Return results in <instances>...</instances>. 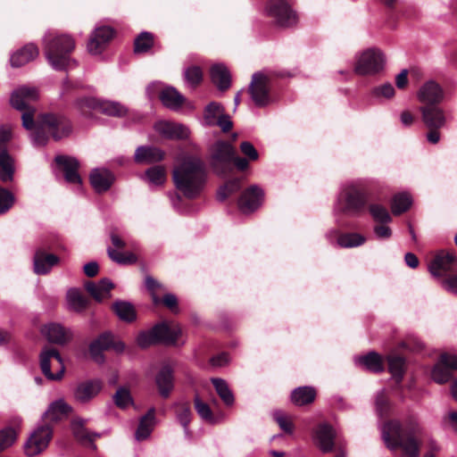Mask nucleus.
Segmentation results:
<instances>
[{
    "label": "nucleus",
    "instance_id": "obj_40",
    "mask_svg": "<svg viewBox=\"0 0 457 457\" xmlns=\"http://www.w3.org/2000/svg\"><path fill=\"white\" fill-rule=\"evenodd\" d=\"M388 369L392 376L395 378L397 383H400L403 378L405 370V360L404 358L390 354L387 357Z\"/></svg>",
    "mask_w": 457,
    "mask_h": 457
},
{
    "label": "nucleus",
    "instance_id": "obj_61",
    "mask_svg": "<svg viewBox=\"0 0 457 457\" xmlns=\"http://www.w3.org/2000/svg\"><path fill=\"white\" fill-rule=\"evenodd\" d=\"M243 214H250L261 207L262 202H232Z\"/></svg>",
    "mask_w": 457,
    "mask_h": 457
},
{
    "label": "nucleus",
    "instance_id": "obj_37",
    "mask_svg": "<svg viewBox=\"0 0 457 457\" xmlns=\"http://www.w3.org/2000/svg\"><path fill=\"white\" fill-rule=\"evenodd\" d=\"M13 174V159L6 150H3L0 152V179L3 182L12 181Z\"/></svg>",
    "mask_w": 457,
    "mask_h": 457
},
{
    "label": "nucleus",
    "instance_id": "obj_12",
    "mask_svg": "<svg viewBox=\"0 0 457 457\" xmlns=\"http://www.w3.org/2000/svg\"><path fill=\"white\" fill-rule=\"evenodd\" d=\"M54 162L58 170L62 174L67 183L73 185L82 184V179L79 172L80 163L75 157L61 154L55 156Z\"/></svg>",
    "mask_w": 457,
    "mask_h": 457
},
{
    "label": "nucleus",
    "instance_id": "obj_23",
    "mask_svg": "<svg viewBox=\"0 0 457 457\" xmlns=\"http://www.w3.org/2000/svg\"><path fill=\"white\" fill-rule=\"evenodd\" d=\"M155 129L168 139H186L189 136L188 129L186 126L170 121L156 123Z\"/></svg>",
    "mask_w": 457,
    "mask_h": 457
},
{
    "label": "nucleus",
    "instance_id": "obj_54",
    "mask_svg": "<svg viewBox=\"0 0 457 457\" xmlns=\"http://www.w3.org/2000/svg\"><path fill=\"white\" fill-rule=\"evenodd\" d=\"M195 408L198 415L205 421H213V415L211 408L204 403L197 395L195 397Z\"/></svg>",
    "mask_w": 457,
    "mask_h": 457
},
{
    "label": "nucleus",
    "instance_id": "obj_41",
    "mask_svg": "<svg viewBox=\"0 0 457 457\" xmlns=\"http://www.w3.org/2000/svg\"><path fill=\"white\" fill-rule=\"evenodd\" d=\"M67 304L69 309L75 312H82L87 305V300L76 288H71L67 292Z\"/></svg>",
    "mask_w": 457,
    "mask_h": 457
},
{
    "label": "nucleus",
    "instance_id": "obj_35",
    "mask_svg": "<svg viewBox=\"0 0 457 457\" xmlns=\"http://www.w3.org/2000/svg\"><path fill=\"white\" fill-rule=\"evenodd\" d=\"M114 313L118 318L126 322H132L137 318L134 306L126 301H116L112 306Z\"/></svg>",
    "mask_w": 457,
    "mask_h": 457
},
{
    "label": "nucleus",
    "instance_id": "obj_49",
    "mask_svg": "<svg viewBox=\"0 0 457 457\" xmlns=\"http://www.w3.org/2000/svg\"><path fill=\"white\" fill-rule=\"evenodd\" d=\"M451 378V370L440 360L432 370V378L439 384L447 382Z\"/></svg>",
    "mask_w": 457,
    "mask_h": 457
},
{
    "label": "nucleus",
    "instance_id": "obj_32",
    "mask_svg": "<svg viewBox=\"0 0 457 457\" xmlns=\"http://www.w3.org/2000/svg\"><path fill=\"white\" fill-rule=\"evenodd\" d=\"M162 103L168 108L177 110L185 102L184 96L174 87H166L160 94Z\"/></svg>",
    "mask_w": 457,
    "mask_h": 457
},
{
    "label": "nucleus",
    "instance_id": "obj_64",
    "mask_svg": "<svg viewBox=\"0 0 457 457\" xmlns=\"http://www.w3.org/2000/svg\"><path fill=\"white\" fill-rule=\"evenodd\" d=\"M172 207L181 214H187L195 211L193 202H172Z\"/></svg>",
    "mask_w": 457,
    "mask_h": 457
},
{
    "label": "nucleus",
    "instance_id": "obj_20",
    "mask_svg": "<svg viewBox=\"0 0 457 457\" xmlns=\"http://www.w3.org/2000/svg\"><path fill=\"white\" fill-rule=\"evenodd\" d=\"M373 196V190L370 186L365 183H353L346 185L338 200H368Z\"/></svg>",
    "mask_w": 457,
    "mask_h": 457
},
{
    "label": "nucleus",
    "instance_id": "obj_52",
    "mask_svg": "<svg viewBox=\"0 0 457 457\" xmlns=\"http://www.w3.org/2000/svg\"><path fill=\"white\" fill-rule=\"evenodd\" d=\"M264 197V190L257 185H252L242 192L238 200H262Z\"/></svg>",
    "mask_w": 457,
    "mask_h": 457
},
{
    "label": "nucleus",
    "instance_id": "obj_8",
    "mask_svg": "<svg viewBox=\"0 0 457 457\" xmlns=\"http://www.w3.org/2000/svg\"><path fill=\"white\" fill-rule=\"evenodd\" d=\"M422 121L428 129L427 140L433 145L440 141V129L445 126L446 118L444 110L438 105H422L420 107Z\"/></svg>",
    "mask_w": 457,
    "mask_h": 457
},
{
    "label": "nucleus",
    "instance_id": "obj_26",
    "mask_svg": "<svg viewBox=\"0 0 457 457\" xmlns=\"http://www.w3.org/2000/svg\"><path fill=\"white\" fill-rule=\"evenodd\" d=\"M58 262L59 258L56 255L38 250L34 255V272L37 275H45Z\"/></svg>",
    "mask_w": 457,
    "mask_h": 457
},
{
    "label": "nucleus",
    "instance_id": "obj_16",
    "mask_svg": "<svg viewBox=\"0 0 457 457\" xmlns=\"http://www.w3.org/2000/svg\"><path fill=\"white\" fill-rule=\"evenodd\" d=\"M418 99L423 105H438L444 99V90L436 81H427L420 88Z\"/></svg>",
    "mask_w": 457,
    "mask_h": 457
},
{
    "label": "nucleus",
    "instance_id": "obj_24",
    "mask_svg": "<svg viewBox=\"0 0 457 457\" xmlns=\"http://www.w3.org/2000/svg\"><path fill=\"white\" fill-rule=\"evenodd\" d=\"M42 332L49 342L57 345H64L72 337L71 331L60 324L53 323L46 325L42 329Z\"/></svg>",
    "mask_w": 457,
    "mask_h": 457
},
{
    "label": "nucleus",
    "instance_id": "obj_31",
    "mask_svg": "<svg viewBox=\"0 0 457 457\" xmlns=\"http://www.w3.org/2000/svg\"><path fill=\"white\" fill-rule=\"evenodd\" d=\"M87 292L98 302L111 296V289L113 284L107 278H104L98 283L88 282L86 284Z\"/></svg>",
    "mask_w": 457,
    "mask_h": 457
},
{
    "label": "nucleus",
    "instance_id": "obj_28",
    "mask_svg": "<svg viewBox=\"0 0 457 457\" xmlns=\"http://www.w3.org/2000/svg\"><path fill=\"white\" fill-rule=\"evenodd\" d=\"M210 77L212 82L220 91L228 90L231 86L229 71L222 64H214L211 67Z\"/></svg>",
    "mask_w": 457,
    "mask_h": 457
},
{
    "label": "nucleus",
    "instance_id": "obj_59",
    "mask_svg": "<svg viewBox=\"0 0 457 457\" xmlns=\"http://www.w3.org/2000/svg\"><path fill=\"white\" fill-rule=\"evenodd\" d=\"M345 204L340 208L349 216L358 215L365 210V202H343Z\"/></svg>",
    "mask_w": 457,
    "mask_h": 457
},
{
    "label": "nucleus",
    "instance_id": "obj_36",
    "mask_svg": "<svg viewBox=\"0 0 457 457\" xmlns=\"http://www.w3.org/2000/svg\"><path fill=\"white\" fill-rule=\"evenodd\" d=\"M154 35L148 31H143L134 40V53L137 54H146L154 46Z\"/></svg>",
    "mask_w": 457,
    "mask_h": 457
},
{
    "label": "nucleus",
    "instance_id": "obj_56",
    "mask_svg": "<svg viewBox=\"0 0 457 457\" xmlns=\"http://www.w3.org/2000/svg\"><path fill=\"white\" fill-rule=\"evenodd\" d=\"M273 418L283 431L288 434L293 433V423L285 413L280 411H276L273 412Z\"/></svg>",
    "mask_w": 457,
    "mask_h": 457
},
{
    "label": "nucleus",
    "instance_id": "obj_50",
    "mask_svg": "<svg viewBox=\"0 0 457 457\" xmlns=\"http://www.w3.org/2000/svg\"><path fill=\"white\" fill-rule=\"evenodd\" d=\"M223 113V106L219 103L212 102L205 107L204 118L209 124H214V121Z\"/></svg>",
    "mask_w": 457,
    "mask_h": 457
},
{
    "label": "nucleus",
    "instance_id": "obj_45",
    "mask_svg": "<svg viewBox=\"0 0 457 457\" xmlns=\"http://www.w3.org/2000/svg\"><path fill=\"white\" fill-rule=\"evenodd\" d=\"M212 382L222 401L227 405H231L234 403V396L226 381L221 378H212Z\"/></svg>",
    "mask_w": 457,
    "mask_h": 457
},
{
    "label": "nucleus",
    "instance_id": "obj_55",
    "mask_svg": "<svg viewBox=\"0 0 457 457\" xmlns=\"http://www.w3.org/2000/svg\"><path fill=\"white\" fill-rule=\"evenodd\" d=\"M113 399L115 404L120 408H126L133 403L129 391L124 387H120L116 391Z\"/></svg>",
    "mask_w": 457,
    "mask_h": 457
},
{
    "label": "nucleus",
    "instance_id": "obj_4",
    "mask_svg": "<svg viewBox=\"0 0 457 457\" xmlns=\"http://www.w3.org/2000/svg\"><path fill=\"white\" fill-rule=\"evenodd\" d=\"M76 47L74 38L66 34L49 36L44 42V54L49 64L56 71H67L77 62L71 57Z\"/></svg>",
    "mask_w": 457,
    "mask_h": 457
},
{
    "label": "nucleus",
    "instance_id": "obj_47",
    "mask_svg": "<svg viewBox=\"0 0 457 457\" xmlns=\"http://www.w3.org/2000/svg\"><path fill=\"white\" fill-rule=\"evenodd\" d=\"M203 79V70L197 65H191L185 71V79L194 88L202 83Z\"/></svg>",
    "mask_w": 457,
    "mask_h": 457
},
{
    "label": "nucleus",
    "instance_id": "obj_18",
    "mask_svg": "<svg viewBox=\"0 0 457 457\" xmlns=\"http://www.w3.org/2000/svg\"><path fill=\"white\" fill-rule=\"evenodd\" d=\"M114 180V175L105 169H94L89 174L90 185L98 194L108 191Z\"/></svg>",
    "mask_w": 457,
    "mask_h": 457
},
{
    "label": "nucleus",
    "instance_id": "obj_21",
    "mask_svg": "<svg viewBox=\"0 0 457 457\" xmlns=\"http://www.w3.org/2000/svg\"><path fill=\"white\" fill-rule=\"evenodd\" d=\"M154 332L158 344L175 345L181 335V328L178 324L169 325L162 322L154 327Z\"/></svg>",
    "mask_w": 457,
    "mask_h": 457
},
{
    "label": "nucleus",
    "instance_id": "obj_27",
    "mask_svg": "<svg viewBox=\"0 0 457 457\" xmlns=\"http://www.w3.org/2000/svg\"><path fill=\"white\" fill-rule=\"evenodd\" d=\"M72 411V407L63 399H58L51 403L47 410L43 414V420L56 422L66 416Z\"/></svg>",
    "mask_w": 457,
    "mask_h": 457
},
{
    "label": "nucleus",
    "instance_id": "obj_46",
    "mask_svg": "<svg viewBox=\"0 0 457 457\" xmlns=\"http://www.w3.org/2000/svg\"><path fill=\"white\" fill-rule=\"evenodd\" d=\"M242 180L239 178H234L227 180L219 189V195L221 200H225L231 196L234 193L241 188Z\"/></svg>",
    "mask_w": 457,
    "mask_h": 457
},
{
    "label": "nucleus",
    "instance_id": "obj_63",
    "mask_svg": "<svg viewBox=\"0 0 457 457\" xmlns=\"http://www.w3.org/2000/svg\"><path fill=\"white\" fill-rule=\"evenodd\" d=\"M389 409L388 401L385 395L384 391L378 394L376 397V410L379 416H383L387 413Z\"/></svg>",
    "mask_w": 457,
    "mask_h": 457
},
{
    "label": "nucleus",
    "instance_id": "obj_44",
    "mask_svg": "<svg viewBox=\"0 0 457 457\" xmlns=\"http://www.w3.org/2000/svg\"><path fill=\"white\" fill-rule=\"evenodd\" d=\"M145 177L151 184L162 185L166 180V170L162 165H155L145 171Z\"/></svg>",
    "mask_w": 457,
    "mask_h": 457
},
{
    "label": "nucleus",
    "instance_id": "obj_9",
    "mask_svg": "<svg viewBox=\"0 0 457 457\" xmlns=\"http://www.w3.org/2000/svg\"><path fill=\"white\" fill-rule=\"evenodd\" d=\"M52 438L53 428L50 425L45 424L37 427L24 444L25 454L29 457L40 454L48 447Z\"/></svg>",
    "mask_w": 457,
    "mask_h": 457
},
{
    "label": "nucleus",
    "instance_id": "obj_13",
    "mask_svg": "<svg viewBox=\"0 0 457 457\" xmlns=\"http://www.w3.org/2000/svg\"><path fill=\"white\" fill-rule=\"evenodd\" d=\"M115 36V30L110 26L95 29L87 42V51L93 55L102 54Z\"/></svg>",
    "mask_w": 457,
    "mask_h": 457
},
{
    "label": "nucleus",
    "instance_id": "obj_19",
    "mask_svg": "<svg viewBox=\"0 0 457 457\" xmlns=\"http://www.w3.org/2000/svg\"><path fill=\"white\" fill-rule=\"evenodd\" d=\"M165 158V152L155 146H138L134 154V162L137 164H154L162 162Z\"/></svg>",
    "mask_w": 457,
    "mask_h": 457
},
{
    "label": "nucleus",
    "instance_id": "obj_30",
    "mask_svg": "<svg viewBox=\"0 0 457 457\" xmlns=\"http://www.w3.org/2000/svg\"><path fill=\"white\" fill-rule=\"evenodd\" d=\"M160 395L167 398L173 389V372L169 366L162 367L155 378Z\"/></svg>",
    "mask_w": 457,
    "mask_h": 457
},
{
    "label": "nucleus",
    "instance_id": "obj_58",
    "mask_svg": "<svg viewBox=\"0 0 457 457\" xmlns=\"http://www.w3.org/2000/svg\"><path fill=\"white\" fill-rule=\"evenodd\" d=\"M16 440V433L12 428L0 431V452L10 447Z\"/></svg>",
    "mask_w": 457,
    "mask_h": 457
},
{
    "label": "nucleus",
    "instance_id": "obj_43",
    "mask_svg": "<svg viewBox=\"0 0 457 457\" xmlns=\"http://www.w3.org/2000/svg\"><path fill=\"white\" fill-rule=\"evenodd\" d=\"M366 238L357 233L341 234L337 237V243L340 247L351 248L363 245Z\"/></svg>",
    "mask_w": 457,
    "mask_h": 457
},
{
    "label": "nucleus",
    "instance_id": "obj_53",
    "mask_svg": "<svg viewBox=\"0 0 457 457\" xmlns=\"http://www.w3.org/2000/svg\"><path fill=\"white\" fill-rule=\"evenodd\" d=\"M107 253L109 257L119 264L134 263L137 261V258L133 253L124 254L123 253L118 252L112 248H108Z\"/></svg>",
    "mask_w": 457,
    "mask_h": 457
},
{
    "label": "nucleus",
    "instance_id": "obj_11",
    "mask_svg": "<svg viewBox=\"0 0 457 457\" xmlns=\"http://www.w3.org/2000/svg\"><path fill=\"white\" fill-rule=\"evenodd\" d=\"M385 57L382 52L376 48L365 50L355 63L354 72L358 75H374L383 70Z\"/></svg>",
    "mask_w": 457,
    "mask_h": 457
},
{
    "label": "nucleus",
    "instance_id": "obj_39",
    "mask_svg": "<svg viewBox=\"0 0 457 457\" xmlns=\"http://www.w3.org/2000/svg\"><path fill=\"white\" fill-rule=\"evenodd\" d=\"M99 104V112L104 115L121 118L128 113V109L118 102L100 99Z\"/></svg>",
    "mask_w": 457,
    "mask_h": 457
},
{
    "label": "nucleus",
    "instance_id": "obj_33",
    "mask_svg": "<svg viewBox=\"0 0 457 457\" xmlns=\"http://www.w3.org/2000/svg\"><path fill=\"white\" fill-rule=\"evenodd\" d=\"M316 391L312 386H299L291 394V401L297 406L309 404L314 401Z\"/></svg>",
    "mask_w": 457,
    "mask_h": 457
},
{
    "label": "nucleus",
    "instance_id": "obj_7",
    "mask_svg": "<svg viewBox=\"0 0 457 457\" xmlns=\"http://www.w3.org/2000/svg\"><path fill=\"white\" fill-rule=\"evenodd\" d=\"M235 147L228 141L219 140L212 147L210 165L215 174L227 177L233 171Z\"/></svg>",
    "mask_w": 457,
    "mask_h": 457
},
{
    "label": "nucleus",
    "instance_id": "obj_17",
    "mask_svg": "<svg viewBox=\"0 0 457 457\" xmlns=\"http://www.w3.org/2000/svg\"><path fill=\"white\" fill-rule=\"evenodd\" d=\"M100 380H87L78 384L73 390V397L79 403H87L101 391Z\"/></svg>",
    "mask_w": 457,
    "mask_h": 457
},
{
    "label": "nucleus",
    "instance_id": "obj_34",
    "mask_svg": "<svg viewBox=\"0 0 457 457\" xmlns=\"http://www.w3.org/2000/svg\"><path fill=\"white\" fill-rule=\"evenodd\" d=\"M356 363L372 372H380L384 369L382 357L375 352L358 357Z\"/></svg>",
    "mask_w": 457,
    "mask_h": 457
},
{
    "label": "nucleus",
    "instance_id": "obj_48",
    "mask_svg": "<svg viewBox=\"0 0 457 457\" xmlns=\"http://www.w3.org/2000/svg\"><path fill=\"white\" fill-rule=\"evenodd\" d=\"M369 210L375 221L379 223H388L391 221L388 211L381 204H372L369 206Z\"/></svg>",
    "mask_w": 457,
    "mask_h": 457
},
{
    "label": "nucleus",
    "instance_id": "obj_10",
    "mask_svg": "<svg viewBox=\"0 0 457 457\" xmlns=\"http://www.w3.org/2000/svg\"><path fill=\"white\" fill-rule=\"evenodd\" d=\"M42 373L50 380H60L64 374V364L59 352L54 348L44 349L40 355Z\"/></svg>",
    "mask_w": 457,
    "mask_h": 457
},
{
    "label": "nucleus",
    "instance_id": "obj_5",
    "mask_svg": "<svg viewBox=\"0 0 457 457\" xmlns=\"http://www.w3.org/2000/svg\"><path fill=\"white\" fill-rule=\"evenodd\" d=\"M291 76L287 71L255 72L252 76L247 92L257 107L268 106L273 102L271 90L274 79Z\"/></svg>",
    "mask_w": 457,
    "mask_h": 457
},
{
    "label": "nucleus",
    "instance_id": "obj_60",
    "mask_svg": "<svg viewBox=\"0 0 457 457\" xmlns=\"http://www.w3.org/2000/svg\"><path fill=\"white\" fill-rule=\"evenodd\" d=\"M395 90L391 83H385L375 87L371 90V95L376 97L391 98L395 96Z\"/></svg>",
    "mask_w": 457,
    "mask_h": 457
},
{
    "label": "nucleus",
    "instance_id": "obj_6",
    "mask_svg": "<svg viewBox=\"0 0 457 457\" xmlns=\"http://www.w3.org/2000/svg\"><path fill=\"white\" fill-rule=\"evenodd\" d=\"M265 12L271 24L279 29L294 28L299 21L297 12L287 0H269Z\"/></svg>",
    "mask_w": 457,
    "mask_h": 457
},
{
    "label": "nucleus",
    "instance_id": "obj_14",
    "mask_svg": "<svg viewBox=\"0 0 457 457\" xmlns=\"http://www.w3.org/2000/svg\"><path fill=\"white\" fill-rule=\"evenodd\" d=\"M428 270L434 277H441L448 271H457V258L448 251H439L428 265Z\"/></svg>",
    "mask_w": 457,
    "mask_h": 457
},
{
    "label": "nucleus",
    "instance_id": "obj_15",
    "mask_svg": "<svg viewBox=\"0 0 457 457\" xmlns=\"http://www.w3.org/2000/svg\"><path fill=\"white\" fill-rule=\"evenodd\" d=\"M336 431L328 423L320 424L314 431V443L322 453H330L335 446Z\"/></svg>",
    "mask_w": 457,
    "mask_h": 457
},
{
    "label": "nucleus",
    "instance_id": "obj_1",
    "mask_svg": "<svg viewBox=\"0 0 457 457\" xmlns=\"http://www.w3.org/2000/svg\"><path fill=\"white\" fill-rule=\"evenodd\" d=\"M38 100L36 88L21 87L14 90L10 97L12 108L21 112L22 127L31 132L35 145H45L50 137L58 141L67 137L71 130L70 120L63 115L45 112L36 116L33 105Z\"/></svg>",
    "mask_w": 457,
    "mask_h": 457
},
{
    "label": "nucleus",
    "instance_id": "obj_42",
    "mask_svg": "<svg viewBox=\"0 0 457 457\" xmlns=\"http://www.w3.org/2000/svg\"><path fill=\"white\" fill-rule=\"evenodd\" d=\"M100 99L95 97H82L77 100V107L86 117H91L93 112H99Z\"/></svg>",
    "mask_w": 457,
    "mask_h": 457
},
{
    "label": "nucleus",
    "instance_id": "obj_22",
    "mask_svg": "<svg viewBox=\"0 0 457 457\" xmlns=\"http://www.w3.org/2000/svg\"><path fill=\"white\" fill-rule=\"evenodd\" d=\"M112 334L104 332L93 340L89 345V353L94 361L103 363L104 361V352L111 348Z\"/></svg>",
    "mask_w": 457,
    "mask_h": 457
},
{
    "label": "nucleus",
    "instance_id": "obj_29",
    "mask_svg": "<svg viewBox=\"0 0 457 457\" xmlns=\"http://www.w3.org/2000/svg\"><path fill=\"white\" fill-rule=\"evenodd\" d=\"M87 420L76 417L71 422V428L74 437L82 444L94 443L95 439L99 436V434L91 433L86 428Z\"/></svg>",
    "mask_w": 457,
    "mask_h": 457
},
{
    "label": "nucleus",
    "instance_id": "obj_57",
    "mask_svg": "<svg viewBox=\"0 0 457 457\" xmlns=\"http://www.w3.org/2000/svg\"><path fill=\"white\" fill-rule=\"evenodd\" d=\"M137 343L141 348H146L152 345L158 344L154 328L148 331H143L138 334Z\"/></svg>",
    "mask_w": 457,
    "mask_h": 457
},
{
    "label": "nucleus",
    "instance_id": "obj_3",
    "mask_svg": "<svg viewBox=\"0 0 457 457\" xmlns=\"http://www.w3.org/2000/svg\"><path fill=\"white\" fill-rule=\"evenodd\" d=\"M207 179L206 164L196 155L185 156L172 171L176 188L187 198L197 197L204 189Z\"/></svg>",
    "mask_w": 457,
    "mask_h": 457
},
{
    "label": "nucleus",
    "instance_id": "obj_2",
    "mask_svg": "<svg viewBox=\"0 0 457 457\" xmlns=\"http://www.w3.org/2000/svg\"><path fill=\"white\" fill-rule=\"evenodd\" d=\"M386 447L392 451L401 448L403 457H419L420 443L418 437L423 435V428L417 419H408L403 427L397 420H390L381 428Z\"/></svg>",
    "mask_w": 457,
    "mask_h": 457
},
{
    "label": "nucleus",
    "instance_id": "obj_62",
    "mask_svg": "<svg viewBox=\"0 0 457 457\" xmlns=\"http://www.w3.org/2000/svg\"><path fill=\"white\" fill-rule=\"evenodd\" d=\"M240 151L249 161H256L259 158L257 150L248 141H244L240 144Z\"/></svg>",
    "mask_w": 457,
    "mask_h": 457
},
{
    "label": "nucleus",
    "instance_id": "obj_25",
    "mask_svg": "<svg viewBox=\"0 0 457 457\" xmlns=\"http://www.w3.org/2000/svg\"><path fill=\"white\" fill-rule=\"evenodd\" d=\"M39 54L38 47L34 44H27L12 54L10 59L11 66L20 68L33 61Z\"/></svg>",
    "mask_w": 457,
    "mask_h": 457
},
{
    "label": "nucleus",
    "instance_id": "obj_51",
    "mask_svg": "<svg viewBox=\"0 0 457 457\" xmlns=\"http://www.w3.org/2000/svg\"><path fill=\"white\" fill-rule=\"evenodd\" d=\"M176 416L179 422L187 430V427L191 420L192 412L190 406L187 403H181L177 405Z\"/></svg>",
    "mask_w": 457,
    "mask_h": 457
},
{
    "label": "nucleus",
    "instance_id": "obj_38",
    "mask_svg": "<svg viewBox=\"0 0 457 457\" xmlns=\"http://www.w3.org/2000/svg\"><path fill=\"white\" fill-rule=\"evenodd\" d=\"M154 421V409H151L140 420L138 428H137V429L136 431V435H135L137 440L141 441V440L146 439L150 436V434L153 430Z\"/></svg>",
    "mask_w": 457,
    "mask_h": 457
}]
</instances>
